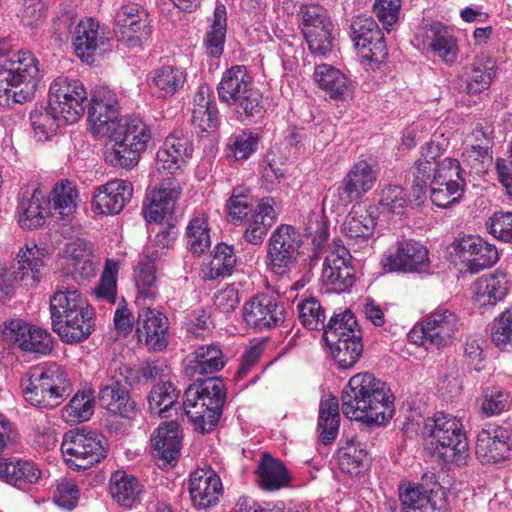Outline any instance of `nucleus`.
I'll list each match as a JSON object with an SVG mask.
<instances>
[{
    "mask_svg": "<svg viewBox=\"0 0 512 512\" xmlns=\"http://www.w3.org/2000/svg\"><path fill=\"white\" fill-rule=\"evenodd\" d=\"M394 395L388 384L370 372L353 375L341 392L346 418L367 425H382L394 412Z\"/></svg>",
    "mask_w": 512,
    "mask_h": 512,
    "instance_id": "1",
    "label": "nucleus"
},
{
    "mask_svg": "<svg viewBox=\"0 0 512 512\" xmlns=\"http://www.w3.org/2000/svg\"><path fill=\"white\" fill-rule=\"evenodd\" d=\"M50 315L52 330L65 343L81 342L94 331L93 307L68 275L63 276L50 297Z\"/></svg>",
    "mask_w": 512,
    "mask_h": 512,
    "instance_id": "2",
    "label": "nucleus"
},
{
    "mask_svg": "<svg viewBox=\"0 0 512 512\" xmlns=\"http://www.w3.org/2000/svg\"><path fill=\"white\" fill-rule=\"evenodd\" d=\"M183 407L195 430L213 431L223 413L225 385L219 377L196 378L185 391Z\"/></svg>",
    "mask_w": 512,
    "mask_h": 512,
    "instance_id": "3",
    "label": "nucleus"
},
{
    "mask_svg": "<svg viewBox=\"0 0 512 512\" xmlns=\"http://www.w3.org/2000/svg\"><path fill=\"white\" fill-rule=\"evenodd\" d=\"M20 385L30 405L47 410L60 406L72 392L67 372L56 363L31 367Z\"/></svg>",
    "mask_w": 512,
    "mask_h": 512,
    "instance_id": "4",
    "label": "nucleus"
},
{
    "mask_svg": "<svg viewBox=\"0 0 512 512\" xmlns=\"http://www.w3.org/2000/svg\"><path fill=\"white\" fill-rule=\"evenodd\" d=\"M217 93L221 102L235 108L242 122H256L266 112L263 96L244 65H234L223 73Z\"/></svg>",
    "mask_w": 512,
    "mask_h": 512,
    "instance_id": "5",
    "label": "nucleus"
},
{
    "mask_svg": "<svg viewBox=\"0 0 512 512\" xmlns=\"http://www.w3.org/2000/svg\"><path fill=\"white\" fill-rule=\"evenodd\" d=\"M111 145L105 146V161L113 167L129 169L136 166L140 155L152 138L150 127L138 117L121 118L108 135Z\"/></svg>",
    "mask_w": 512,
    "mask_h": 512,
    "instance_id": "6",
    "label": "nucleus"
},
{
    "mask_svg": "<svg viewBox=\"0 0 512 512\" xmlns=\"http://www.w3.org/2000/svg\"><path fill=\"white\" fill-rule=\"evenodd\" d=\"M430 430L432 455L445 464H466L469 444L460 419L444 412L435 413Z\"/></svg>",
    "mask_w": 512,
    "mask_h": 512,
    "instance_id": "7",
    "label": "nucleus"
},
{
    "mask_svg": "<svg viewBox=\"0 0 512 512\" xmlns=\"http://www.w3.org/2000/svg\"><path fill=\"white\" fill-rule=\"evenodd\" d=\"M107 440L94 430L75 429L64 434L61 450L72 470H86L107 457Z\"/></svg>",
    "mask_w": 512,
    "mask_h": 512,
    "instance_id": "8",
    "label": "nucleus"
},
{
    "mask_svg": "<svg viewBox=\"0 0 512 512\" xmlns=\"http://www.w3.org/2000/svg\"><path fill=\"white\" fill-rule=\"evenodd\" d=\"M0 74L20 88L23 100H33L41 75L38 59L27 50H10L6 41H0Z\"/></svg>",
    "mask_w": 512,
    "mask_h": 512,
    "instance_id": "9",
    "label": "nucleus"
},
{
    "mask_svg": "<svg viewBox=\"0 0 512 512\" xmlns=\"http://www.w3.org/2000/svg\"><path fill=\"white\" fill-rule=\"evenodd\" d=\"M461 326V319L454 311L439 307L424 319L419 331L409 333V338L427 350L440 349L452 344Z\"/></svg>",
    "mask_w": 512,
    "mask_h": 512,
    "instance_id": "10",
    "label": "nucleus"
},
{
    "mask_svg": "<svg viewBox=\"0 0 512 512\" xmlns=\"http://www.w3.org/2000/svg\"><path fill=\"white\" fill-rule=\"evenodd\" d=\"M301 245L302 235L295 227L279 225L268 239L266 259L269 270L278 276L289 274L297 262Z\"/></svg>",
    "mask_w": 512,
    "mask_h": 512,
    "instance_id": "11",
    "label": "nucleus"
},
{
    "mask_svg": "<svg viewBox=\"0 0 512 512\" xmlns=\"http://www.w3.org/2000/svg\"><path fill=\"white\" fill-rule=\"evenodd\" d=\"M114 21L117 40L128 48H140L151 37L150 15L137 3H123L116 11Z\"/></svg>",
    "mask_w": 512,
    "mask_h": 512,
    "instance_id": "12",
    "label": "nucleus"
},
{
    "mask_svg": "<svg viewBox=\"0 0 512 512\" xmlns=\"http://www.w3.org/2000/svg\"><path fill=\"white\" fill-rule=\"evenodd\" d=\"M86 100V89L79 80L60 76L50 85V107L65 123H75L84 114Z\"/></svg>",
    "mask_w": 512,
    "mask_h": 512,
    "instance_id": "13",
    "label": "nucleus"
},
{
    "mask_svg": "<svg viewBox=\"0 0 512 512\" xmlns=\"http://www.w3.org/2000/svg\"><path fill=\"white\" fill-rule=\"evenodd\" d=\"M0 331L5 341L22 352L45 356L53 351L52 335L47 330L29 324L22 319L3 322Z\"/></svg>",
    "mask_w": 512,
    "mask_h": 512,
    "instance_id": "14",
    "label": "nucleus"
},
{
    "mask_svg": "<svg viewBox=\"0 0 512 512\" xmlns=\"http://www.w3.org/2000/svg\"><path fill=\"white\" fill-rule=\"evenodd\" d=\"M120 105L117 95L107 87H96L88 107L91 132L97 137H107L120 123Z\"/></svg>",
    "mask_w": 512,
    "mask_h": 512,
    "instance_id": "15",
    "label": "nucleus"
},
{
    "mask_svg": "<svg viewBox=\"0 0 512 512\" xmlns=\"http://www.w3.org/2000/svg\"><path fill=\"white\" fill-rule=\"evenodd\" d=\"M384 267L395 272H428L430 268L429 251L426 246L414 239L398 241L395 252L386 257Z\"/></svg>",
    "mask_w": 512,
    "mask_h": 512,
    "instance_id": "16",
    "label": "nucleus"
},
{
    "mask_svg": "<svg viewBox=\"0 0 512 512\" xmlns=\"http://www.w3.org/2000/svg\"><path fill=\"white\" fill-rule=\"evenodd\" d=\"M242 314L245 323L256 331L277 327L285 319L283 304L266 294L252 297L244 304Z\"/></svg>",
    "mask_w": 512,
    "mask_h": 512,
    "instance_id": "17",
    "label": "nucleus"
},
{
    "mask_svg": "<svg viewBox=\"0 0 512 512\" xmlns=\"http://www.w3.org/2000/svg\"><path fill=\"white\" fill-rule=\"evenodd\" d=\"M188 491L193 507L207 511L220 502L223 485L213 469L199 468L190 473Z\"/></svg>",
    "mask_w": 512,
    "mask_h": 512,
    "instance_id": "18",
    "label": "nucleus"
},
{
    "mask_svg": "<svg viewBox=\"0 0 512 512\" xmlns=\"http://www.w3.org/2000/svg\"><path fill=\"white\" fill-rule=\"evenodd\" d=\"M455 250L470 273L490 268L499 260L497 247L480 236H463L456 241Z\"/></svg>",
    "mask_w": 512,
    "mask_h": 512,
    "instance_id": "19",
    "label": "nucleus"
},
{
    "mask_svg": "<svg viewBox=\"0 0 512 512\" xmlns=\"http://www.w3.org/2000/svg\"><path fill=\"white\" fill-rule=\"evenodd\" d=\"M511 446L512 431L489 423L477 435L475 453L481 463H498L508 457Z\"/></svg>",
    "mask_w": 512,
    "mask_h": 512,
    "instance_id": "20",
    "label": "nucleus"
},
{
    "mask_svg": "<svg viewBox=\"0 0 512 512\" xmlns=\"http://www.w3.org/2000/svg\"><path fill=\"white\" fill-rule=\"evenodd\" d=\"M322 279L329 291L342 293L350 290L355 282V273L348 249L338 246L326 256Z\"/></svg>",
    "mask_w": 512,
    "mask_h": 512,
    "instance_id": "21",
    "label": "nucleus"
},
{
    "mask_svg": "<svg viewBox=\"0 0 512 512\" xmlns=\"http://www.w3.org/2000/svg\"><path fill=\"white\" fill-rule=\"evenodd\" d=\"M168 328V319L163 313L151 308H142L138 312L136 335L149 351L160 352L167 348Z\"/></svg>",
    "mask_w": 512,
    "mask_h": 512,
    "instance_id": "22",
    "label": "nucleus"
},
{
    "mask_svg": "<svg viewBox=\"0 0 512 512\" xmlns=\"http://www.w3.org/2000/svg\"><path fill=\"white\" fill-rule=\"evenodd\" d=\"M376 179V171L366 160L357 161L337 188V204L346 207L361 198L373 188Z\"/></svg>",
    "mask_w": 512,
    "mask_h": 512,
    "instance_id": "23",
    "label": "nucleus"
},
{
    "mask_svg": "<svg viewBox=\"0 0 512 512\" xmlns=\"http://www.w3.org/2000/svg\"><path fill=\"white\" fill-rule=\"evenodd\" d=\"M107 40L105 27L93 18H85L75 28L73 37L75 53L83 62L92 64Z\"/></svg>",
    "mask_w": 512,
    "mask_h": 512,
    "instance_id": "24",
    "label": "nucleus"
},
{
    "mask_svg": "<svg viewBox=\"0 0 512 512\" xmlns=\"http://www.w3.org/2000/svg\"><path fill=\"white\" fill-rule=\"evenodd\" d=\"M180 194L181 188L175 178H165L159 187L152 192L149 203L143 206L144 219L148 223H162L167 215L173 214Z\"/></svg>",
    "mask_w": 512,
    "mask_h": 512,
    "instance_id": "25",
    "label": "nucleus"
},
{
    "mask_svg": "<svg viewBox=\"0 0 512 512\" xmlns=\"http://www.w3.org/2000/svg\"><path fill=\"white\" fill-rule=\"evenodd\" d=\"M100 407L124 419H135L139 413L136 402L117 380L110 377L99 388Z\"/></svg>",
    "mask_w": 512,
    "mask_h": 512,
    "instance_id": "26",
    "label": "nucleus"
},
{
    "mask_svg": "<svg viewBox=\"0 0 512 512\" xmlns=\"http://www.w3.org/2000/svg\"><path fill=\"white\" fill-rule=\"evenodd\" d=\"M375 227L374 208L356 204L346 216L342 224V232L348 239V245L359 244V247H362L361 244H366L373 236Z\"/></svg>",
    "mask_w": 512,
    "mask_h": 512,
    "instance_id": "27",
    "label": "nucleus"
},
{
    "mask_svg": "<svg viewBox=\"0 0 512 512\" xmlns=\"http://www.w3.org/2000/svg\"><path fill=\"white\" fill-rule=\"evenodd\" d=\"M132 195L133 186L130 182L115 179L98 188L93 205L101 214L116 215L123 210Z\"/></svg>",
    "mask_w": 512,
    "mask_h": 512,
    "instance_id": "28",
    "label": "nucleus"
},
{
    "mask_svg": "<svg viewBox=\"0 0 512 512\" xmlns=\"http://www.w3.org/2000/svg\"><path fill=\"white\" fill-rule=\"evenodd\" d=\"M45 249L37 245L27 247L25 251H20L17 256V267L12 273L3 272L4 278H11L14 281L25 282L26 286H35L38 284L45 269Z\"/></svg>",
    "mask_w": 512,
    "mask_h": 512,
    "instance_id": "29",
    "label": "nucleus"
},
{
    "mask_svg": "<svg viewBox=\"0 0 512 512\" xmlns=\"http://www.w3.org/2000/svg\"><path fill=\"white\" fill-rule=\"evenodd\" d=\"M193 153V145L188 136L182 132L170 134L159 148L156 154L158 169L167 170L175 174Z\"/></svg>",
    "mask_w": 512,
    "mask_h": 512,
    "instance_id": "30",
    "label": "nucleus"
},
{
    "mask_svg": "<svg viewBox=\"0 0 512 512\" xmlns=\"http://www.w3.org/2000/svg\"><path fill=\"white\" fill-rule=\"evenodd\" d=\"M508 280L504 273L495 272L484 275L476 280L473 286L474 305L483 309L493 308L497 303L503 301L508 294Z\"/></svg>",
    "mask_w": 512,
    "mask_h": 512,
    "instance_id": "31",
    "label": "nucleus"
},
{
    "mask_svg": "<svg viewBox=\"0 0 512 512\" xmlns=\"http://www.w3.org/2000/svg\"><path fill=\"white\" fill-rule=\"evenodd\" d=\"M185 374L190 378L220 371L226 364L224 353L219 345H201L186 358Z\"/></svg>",
    "mask_w": 512,
    "mask_h": 512,
    "instance_id": "32",
    "label": "nucleus"
},
{
    "mask_svg": "<svg viewBox=\"0 0 512 512\" xmlns=\"http://www.w3.org/2000/svg\"><path fill=\"white\" fill-rule=\"evenodd\" d=\"M109 493L119 506L131 509L141 503L144 486L134 475L117 470L109 479Z\"/></svg>",
    "mask_w": 512,
    "mask_h": 512,
    "instance_id": "33",
    "label": "nucleus"
},
{
    "mask_svg": "<svg viewBox=\"0 0 512 512\" xmlns=\"http://www.w3.org/2000/svg\"><path fill=\"white\" fill-rule=\"evenodd\" d=\"M150 441L156 457L166 463L176 461L182 442L179 423L175 420L164 422L153 432Z\"/></svg>",
    "mask_w": 512,
    "mask_h": 512,
    "instance_id": "34",
    "label": "nucleus"
},
{
    "mask_svg": "<svg viewBox=\"0 0 512 512\" xmlns=\"http://www.w3.org/2000/svg\"><path fill=\"white\" fill-rule=\"evenodd\" d=\"M337 459L339 469L351 477L364 474L369 469L371 461L365 444L355 438L341 443L337 451Z\"/></svg>",
    "mask_w": 512,
    "mask_h": 512,
    "instance_id": "35",
    "label": "nucleus"
},
{
    "mask_svg": "<svg viewBox=\"0 0 512 512\" xmlns=\"http://www.w3.org/2000/svg\"><path fill=\"white\" fill-rule=\"evenodd\" d=\"M497 72L496 61L486 55L477 56L473 62L464 68L465 90L470 95L487 90Z\"/></svg>",
    "mask_w": 512,
    "mask_h": 512,
    "instance_id": "36",
    "label": "nucleus"
},
{
    "mask_svg": "<svg viewBox=\"0 0 512 512\" xmlns=\"http://www.w3.org/2000/svg\"><path fill=\"white\" fill-rule=\"evenodd\" d=\"M186 81V70L174 65H163L149 74V85L158 98H168L180 92Z\"/></svg>",
    "mask_w": 512,
    "mask_h": 512,
    "instance_id": "37",
    "label": "nucleus"
},
{
    "mask_svg": "<svg viewBox=\"0 0 512 512\" xmlns=\"http://www.w3.org/2000/svg\"><path fill=\"white\" fill-rule=\"evenodd\" d=\"M48 206L41 188H36L30 196L24 195L17 206L19 225L29 230L42 226L50 213Z\"/></svg>",
    "mask_w": 512,
    "mask_h": 512,
    "instance_id": "38",
    "label": "nucleus"
},
{
    "mask_svg": "<svg viewBox=\"0 0 512 512\" xmlns=\"http://www.w3.org/2000/svg\"><path fill=\"white\" fill-rule=\"evenodd\" d=\"M41 471L30 460L20 458H0V479L8 484L21 488L26 484L36 483Z\"/></svg>",
    "mask_w": 512,
    "mask_h": 512,
    "instance_id": "39",
    "label": "nucleus"
},
{
    "mask_svg": "<svg viewBox=\"0 0 512 512\" xmlns=\"http://www.w3.org/2000/svg\"><path fill=\"white\" fill-rule=\"evenodd\" d=\"M161 257L157 250L148 251L146 258L138 263L134 269V280L137 289V301L152 302L156 298L158 287L156 284L155 262Z\"/></svg>",
    "mask_w": 512,
    "mask_h": 512,
    "instance_id": "40",
    "label": "nucleus"
},
{
    "mask_svg": "<svg viewBox=\"0 0 512 512\" xmlns=\"http://www.w3.org/2000/svg\"><path fill=\"white\" fill-rule=\"evenodd\" d=\"M259 486L264 491H277L287 487L291 482L289 472L284 463L265 452L258 464Z\"/></svg>",
    "mask_w": 512,
    "mask_h": 512,
    "instance_id": "41",
    "label": "nucleus"
},
{
    "mask_svg": "<svg viewBox=\"0 0 512 512\" xmlns=\"http://www.w3.org/2000/svg\"><path fill=\"white\" fill-rule=\"evenodd\" d=\"M209 216L203 211H195L190 217L184 234L186 248L193 255L204 254L211 246Z\"/></svg>",
    "mask_w": 512,
    "mask_h": 512,
    "instance_id": "42",
    "label": "nucleus"
},
{
    "mask_svg": "<svg viewBox=\"0 0 512 512\" xmlns=\"http://www.w3.org/2000/svg\"><path fill=\"white\" fill-rule=\"evenodd\" d=\"M399 496L403 512H435L446 502L412 487L411 483L399 487Z\"/></svg>",
    "mask_w": 512,
    "mask_h": 512,
    "instance_id": "43",
    "label": "nucleus"
},
{
    "mask_svg": "<svg viewBox=\"0 0 512 512\" xmlns=\"http://www.w3.org/2000/svg\"><path fill=\"white\" fill-rule=\"evenodd\" d=\"M313 75L318 86L325 91L331 99H342L348 91V78L332 65H317Z\"/></svg>",
    "mask_w": 512,
    "mask_h": 512,
    "instance_id": "44",
    "label": "nucleus"
},
{
    "mask_svg": "<svg viewBox=\"0 0 512 512\" xmlns=\"http://www.w3.org/2000/svg\"><path fill=\"white\" fill-rule=\"evenodd\" d=\"M335 363L341 369L355 366L363 353L362 335L351 334L350 337L337 339L335 343H326Z\"/></svg>",
    "mask_w": 512,
    "mask_h": 512,
    "instance_id": "45",
    "label": "nucleus"
},
{
    "mask_svg": "<svg viewBox=\"0 0 512 512\" xmlns=\"http://www.w3.org/2000/svg\"><path fill=\"white\" fill-rule=\"evenodd\" d=\"M68 265L72 268L66 275L71 282L80 285L82 282L94 276V264L90 259V251L85 243H72L67 248Z\"/></svg>",
    "mask_w": 512,
    "mask_h": 512,
    "instance_id": "46",
    "label": "nucleus"
},
{
    "mask_svg": "<svg viewBox=\"0 0 512 512\" xmlns=\"http://www.w3.org/2000/svg\"><path fill=\"white\" fill-rule=\"evenodd\" d=\"M340 424L339 403L336 397L322 400L320 403L317 428L319 440L323 444L334 441Z\"/></svg>",
    "mask_w": 512,
    "mask_h": 512,
    "instance_id": "47",
    "label": "nucleus"
},
{
    "mask_svg": "<svg viewBox=\"0 0 512 512\" xmlns=\"http://www.w3.org/2000/svg\"><path fill=\"white\" fill-rule=\"evenodd\" d=\"M237 263L233 246L225 243H218L212 252V259L203 269L204 278L215 280L220 277L229 276Z\"/></svg>",
    "mask_w": 512,
    "mask_h": 512,
    "instance_id": "48",
    "label": "nucleus"
},
{
    "mask_svg": "<svg viewBox=\"0 0 512 512\" xmlns=\"http://www.w3.org/2000/svg\"><path fill=\"white\" fill-rule=\"evenodd\" d=\"M321 331L326 343H335V340L350 337L351 334H361L356 317L349 309L334 313Z\"/></svg>",
    "mask_w": 512,
    "mask_h": 512,
    "instance_id": "49",
    "label": "nucleus"
},
{
    "mask_svg": "<svg viewBox=\"0 0 512 512\" xmlns=\"http://www.w3.org/2000/svg\"><path fill=\"white\" fill-rule=\"evenodd\" d=\"M427 38L430 40L429 47L431 50L445 63L453 64L456 61L458 54L457 42L449 34L447 28L441 24H433L427 32Z\"/></svg>",
    "mask_w": 512,
    "mask_h": 512,
    "instance_id": "50",
    "label": "nucleus"
},
{
    "mask_svg": "<svg viewBox=\"0 0 512 512\" xmlns=\"http://www.w3.org/2000/svg\"><path fill=\"white\" fill-rule=\"evenodd\" d=\"M259 140V135L248 128L234 132L226 146L227 159L229 161L248 159L256 151Z\"/></svg>",
    "mask_w": 512,
    "mask_h": 512,
    "instance_id": "51",
    "label": "nucleus"
},
{
    "mask_svg": "<svg viewBox=\"0 0 512 512\" xmlns=\"http://www.w3.org/2000/svg\"><path fill=\"white\" fill-rule=\"evenodd\" d=\"M297 318L301 325L308 330L321 331L326 320L325 308L314 296L299 299L296 305Z\"/></svg>",
    "mask_w": 512,
    "mask_h": 512,
    "instance_id": "52",
    "label": "nucleus"
},
{
    "mask_svg": "<svg viewBox=\"0 0 512 512\" xmlns=\"http://www.w3.org/2000/svg\"><path fill=\"white\" fill-rule=\"evenodd\" d=\"M178 397L179 392L170 381L157 383L148 395L149 409L161 418H166L169 416L167 412L177 403Z\"/></svg>",
    "mask_w": 512,
    "mask_h": 512,
    "instance_id": "53",
    "label": "nucleus"
},
{
    "mask_svg": "<svg viewBox=\"0 0 512 512\" xmlns=\"http://www.w3.org/2000/svg\"><path fill=\"white\" fill-rule=\"evenodd\" d=\"M95 399L90 390L78 391L63 408L62 415L67 422L88 421L94 413Z\"/></svg>",
    "mask_w": 512,
    "mask_h": 512,
    "instance_id": "54",
    "label": "nucleus"
},
{
    "mask_svg": "<svg viewBox=\"0 0 512 512\" xmlns=\"http://www.w3.org/2000/svg\"><path fill=\"white\" fill-rule=\"evenodd\" d=\"M63 118L59 113L48 107H36L30 113V122L33 131L40 141L47 140L53 136Z\"/></svg>",
    "mask_w": 512,
    "mask_h": 512,
    "instance_id": "55",
    "label": "nucleus"
},
{
    "mask_svg": "<svg viewBox=\"0 0 512 512\" xmlns=\"http://www.w3.org/2000/svg\"><path fill=\"white\" fill-rule=\"evenodd\" d=\"M432 180L435 181V185L452 187L456 191L464 192L466 187L464 170L461 168L460 162L451 157L440 161Z\"/></svg>",
    "mask_w": 512,
    "mask_h": 512,
    "instance_id": "56",
    "label": "nucleus"
},
{
    "mask_svg": "<svg viewBox=\"0 0 512 512\" xmlns=\"http://www.w3.org/2000/svg\"><path fill=\"white\" fill-rule=\"evenodd\" d=\"M77 196V190L72 182L61 181L54 186L47 199L48 208L58 211L61 216H68L76 209Z\"/></svg>",
    "mask_w": 512,
    "mask_h": 512,
    "instance_id": "57",
    "label": "nucleus"
},
{
    "mask_svg": "<svg viewBox=\"0 0 512 512\" xmlns=\"http://www.w3.org/2000/svg\"><path fill=\"white\" fill-rule=\"evenodd\" d=\"M350 28L354 44L355 46H361L362 53H367L364 46L369 43V38L379 42L381 35H384L373 17L366 14L354 17Z\"/></svg>",
    "mask_w": 512,
    "mask_h": 512,
    "instance_id": "58",
    "label": "nucleus"
},
{
    "mask_svg": "<svg viewBox=\"0 0 512 512\" xmlns=\"http://www.w3.org/2000/svg\"><path fill=\"white\" fill-rule=\"evenodd\" d=\"M439 164L440 163L428 161L422 157H419L414 162L410 170L412 175L410 189L416 199H420L422 196L426 195L428 182H431Z\"/></svg>",
    "mask_w": 512,
    "mask_h": 512,
    "instance_id": "59",
    "label": "nucleus"
},
{
    "mask_svg": "<svg viewBox=\"0 0 512 512\" xmlns=\"http://www.w3.org/2000/svg\"><path fill=\"white\" fill-rule=\"evenodd\" d=\"M510 405V394L499 386H488L482 390L480 410L486 417L504 412Z\"/></svg>",
    "mask_w": 512,
    "mask_h": 512,
    "instance_id": "60",
    "label": "nucleus"
},
{
    "mask_svg": "<svg viewBox=\"0 0 512 512\" xmlns=\"http://www.w3.org/2000/svg\"><path fill=\"white\" fill-rule=\"evenodd\" d=\"M307 235L311 238L310 259L317 260L323 253L329 238V229L321 215L313 213L306 227Z\"/></svg>",
    "mask_w": 512,
    "mask_h": 512,
    "instance_id": "61",
    "label": "nucleus"
},
{
    "mask_svg": "<svg viewBox=\"0 0 512 512\" xmlns=\"http://www.w3.org/2000/svg\"><path fill=\"white\" fill-rule=\"evenodd\" d=\"M227 214L234 224L241 222L253 212V199L246 187L239 186L233 189L226 204Z\"/></svg>",
    "mask_w": 512,
    "mask_h": 512,
    "instance_id": "62",
    "label": "nucleus"
},
{
    "mask_svg": "<svg viewBox=\"0 0 512 512\" xmlns=\"http://www.w3.org/2000/svg\"><path fill=\"white\" fill-rule=\"evenodd\" d=\"M117 275V262L107 259L99 283L93 290L97 299L106 300L109 303L115 302L117 295Z\"/></svg>",
    "mask_w": 512,
    "mask_h": 512,
    "instance_id": "63",
    "label": "nucleus"
},
{
    "mask_svg": "<svg viewBox=\"0 0 512 512\" xmlns=\"http://www.w3.org/2000/svg\"><path fill=\"white\" fill-rule=\"evenodd\" d=\"M492 342L501 350H512V307L505 309L494 320L491 331Z\"/></svg>",
    "mask_w": 512,
    "mask_h": 512,
    "instance_id": "64",
    "label": "nucleus"
}]
</instances>
